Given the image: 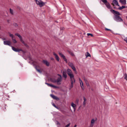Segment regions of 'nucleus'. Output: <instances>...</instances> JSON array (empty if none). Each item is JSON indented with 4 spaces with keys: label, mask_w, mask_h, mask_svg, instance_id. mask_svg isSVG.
<instances>
[{
    "label": "nucleus",
    "mask_w": 127,
    "mask_h": 127,
    "mask_svg": "<svg viewBox=\"0 0 127 127\" xmlns=\"http://www.w3.org/2000/svg\"><path fill=\"white\" fill-rule=\"evenodd\" d=\"M57 75L59 76L57 77L56 80L54 78H52L50 79V80L52 82L56 83L58 85H60L61 84V82L62 81V78L61 75L59 74H58Z\"/></svg>",
    "instance_id": "nucleus-1"
},
{
    "label": "nucleus",
    "mask_w": 127,
    "mask_h": 127,
    "mask_svg": "<svg viewBox=\"0 0 127 127\" xmlns=\"http://www.w3.org/2000/svg\"><path fill=\"white\" fill-rule=\"evenodd\" d=\"M67 71V74L70 77V80L73 79L74 82H75V80L74 78V75L72 70L69 69H68Z\"/></svg>",
    "instance_id": "nucleus-2"
},
{
    "label": "nucleus",
    "mask_w": 127,
    "mask_h": 127,
    "mask_svg": "<svg viewBox=\"0 0 127 127\" xmlns=\"http://www.w3.org/2000/svg\"><path fill=\"white\" fill-rule=\"evenodd\" d=\"M114 19L117 22H119L123 21V19L120 17L116 15H115Z\"/></svg>",
    "instance_id": "nucleus-3"
},
{
    "label": "nucleus",
    "mask_w": 127,
    "mask_h": 127,
    "mask_svg": "<svg viewBox=\"0 0 127 127\" xmlns=\"http://www.w3.org/2000/svg\"><path fill=\"white\" fill-rule=\"evenodd\" d=\"M36 4L39 5L40 7H42L44 5L45 3L44 2H43L42 1L40 0H35Z\"/></svg>",
    "instance_id": "nucleus-4"
},
{
    "label": "nucleus",
    "mask_w": 127,
    "mask_h": 127,
    "mask_svg": "<svg viewBox=\"0 0 127 127\" xmlns=\"http://www.w3.org/2000/svg\"><path fill=\"white\" fill-rule=\"evenodd\" d=\"M68 65L74 71L75 73H77V72L76 70V69L75 68L74 65L72 63L69 62L68 63Z\"/></svg>",
    "instance_id": "nucleus-5"
},
{
    "label": "nucleus",
    "mask_w": 127,
    "mask_h": 127,
    "mask_svg": "<svg viewBox=\"0 0 127 127\" xmlns=\"http://www.w3.org/2000/svg\"><path fill=\"white\" fill-rule=\"evenodd\" d=\"M15 35L18 36V37L19 38L21 41L25 45V46H26V44L25 43L24 41L22 39V38L20 34L18 33H16L15 34Z\"/></svg>",
    "instance_id": "nucleus-6"
},
{
    "label": "nucleus",
    "mask_w": 127,
    "mask_h": 127,
    "mask_svg": "<svg viewBox=\"0 0 127 127\" xmlns=\"http://www.w3.org/2000/svg\"><path fill=\"white\" fill-rule=\"evenodd\" d=\"M79 82L80 84V85L81 87V88L83 90H84L85 88L84 87L83 85V82H82V81L80 78H79Z\"/></svg>",
    "instance_id": "nucleus-7"
},
{
    "label": "nucleus",
    "mask_w": 127,
    "mask_h": 127,
    "mask_svg": "<svg viewBox=\"0 0 127 127\" xmlns=\"http://www.w3.org/2000/svg\"><path fill=\"white\" fill-rule=\"evenodd\" d=\"M96 120V119L95 120L94 118H93L91 120L90 125V127H93Z\"/></svg>",
    "instance_id": "nucleus-8"
},
{
    "label": "nucleus",
    "mask_w": 127,
    "mask_h": 127,
    "mask_svg": "<svg viewBox=\"0 0 127 127\" xmlns=\"http://www.w3.org/2000/svg\"><path fill=\"white\" fill-rule=\"evenodd\" d=\"M3 43L5 45H8L9 46L10 45L11 42L9 41H4Z\"/></svg>",
    "instance_id": "nucleus-9"
},
{
    "label": "nucleus",
    "mask_w": 127,
    "mask_h": 127,
    "mask_svg": "<svg viewBox=\"0 0 127 127\" xmlns=\"http://www.w3.org/2000/svg\"><path fill=\"white\" fill-rule=\"evenodd\" d=\"M12 49L14 51L16 52H18L20 51H21L22 50L19 49L18 48H15L13 47L12 46Z\"/></svg>",
    "instance_id": "nucleus-10"
},
{
    "label": "nucleus",
    "mask_w": 127,
    "mask_h": 127,
    "mask_svg": "<svg viewBox=\"0 0 127 127\" xmlns=\"http://www.w3.org/2000/svg\"><path fill=\"white\" fill-rule=\"evenodd\" d=\"M45 84L47 85L49 87H50L53 88H58V87L55 86L54 85H53L49 84L47 83H45Z\"/></svg>",
    "instance_id": "nucleus-11"
},
{
    "label": "nucleus",
    "mask_w": 127,
    "mask_h": 127,
    "mask_svg": "<svg viewBox=\"0 0 127 127\" xmlns=\"http://www.w3.org/2000/svg\"><path fill=\"white\" fill-rule=\"evenodd\" d=\"M53 54L54 56H55V58L56 60L58 62L59 61V57L57 54L54 52L53 53Z\"/></svg>",
    "instance_id": "nucleus-12"
},
{
    "label": "nucleus",
    "mask_w": 127,
    "mask_h": 127,
    "mask_svg": "<svg viewBox=\"0 0 127 127\" xmlns=\"http://www.w3.org/2000/svg\"><path fill=\"white\" fill-rule=\"evenodd\" d=\"M84 80L86 83V84L87 86L88 87H90V86L89 84V82L87 80L86 78H84Z\"/></svg>",
    "instance_id": "nucleus-13"
},
{
    "label": "nucleus",
    "mask_w": 127,
    "mask_h": 127,
    "mask_svg": "<svg viewBox=\"0 0 127 127\" xmlns=\"http://www.w3.org/2000/svg\"><path fill=\"white\" fill-rule=\"evenodd\" d=\"M43 63L45 64L47 66H49L50 65V64L49 62L46 60H44L43 61Z\"/></svg>",
    "instance_id": "nucleus-14"
},
{
    "label": "nucleus",
    "mask_w": 127,
    "mask_h": 127,
    "mask_svg": "<svg viewBox=\"0 0 127 127\" xmlns=\"http://www.w3.org/2000/svg\"><path fill=\"white\" fill-rule=\"evenodd\" d=\"M111 11L114 14H115L118 15H120V13L118 11H115L113 10H111Z\"/></svg>",
    "instance_id": "nucleus-15"
},
{
    "label": "nucleus",
    "mask_w": 127,
    "mask_h": 127,
    "mask_svg": "<svg viewBox=\"0 0 127 127\" xmlns=\"http://www.w3.org/2000/svg\"><path fill=\"white\" fill-rule=\"evenodd\" d=\"M71 106L73 107L74 110V111H75L76 110V105L74 103H72L71 104Z\"/></svg>",
    "instance_id": "nucleus-16"
},
{
    "label": "nucleus",
    "mask_w": 127,
    "mask_h": 127,
    "mask_svg": "<svg viewBox=\"0 0 127 127\" xmlns=\"http://www.w3.org/2000/svg\"><path fill=\"white\" fill-rule=\"evenodd\" d=\"M83 100L84 101L83 103V104L84 106V107L86 104L87 102V99L85 97H83Z\"/></svg>",
    "instance_id": "nucleus-17"
},
{
    "label": "nucleus",
    "mask_w": 127,
    "mask_h": 127,
    "mask_svg": "<svg viewBox=\"0 0 127 127\" xmlns=\"http://www.w3.org/2000/svg\"><path fill=\"white\" fill-rule=\"evenodd\" d=\"M113 4H115L116 5H117L118 6H119V5L118 4V1L115 0H113Z\"/></svg>",
    "instance_id": "nucleus-18"
},
{
    "label": "nucleus",
    "mask_w": 127,
    "mask_h": 127,
    "mask_svg": "<svg viewBox=\"0 0 127 127\" xmlns=\"http://www.w3.org/2000/svg\"><path fill=\"white\" fill-rule=\"evenodd\" d=\"M50 96L52 98L54 99L57 100L59 99V98L57 97L54 95L51 94L50 95Z\"/></svg>",
    "instance_id": "nucleus-19"
},
{
    "label": "nucleus",
    "mask_w": 127,
    "mask_h": 127,
    "mask_svg": "<svg viewBox=\"0 0 127 127\" xmlns=\"http://www.w3.org/2000/svg\"><path fill=\"white\" fill-rule=\"evenodd\" d=\"M63 75L64 77L66 78L67 77V75L65 71H63Z\"/></svg>",
    "instance_id": "nucleus-20"
},
{
    "label": "nucleus",
    "mask_w": 127,
    "mask_h": 127,
    "mask_svg": "<svg viewBox=\"0 0 127 127\" xmlns=\"http://www.w3.org/2000/svg\"><path fill=\"white\" fill-rule=\"evenodd\" d=\"M119 1L122 4H126V0H120Z\"/></svg>",
    "instance_id": "nucleus-21"
},
{
    "label": "nucleus",
    "mask_w": 127,
    "mask_h": 127,
    "mask_svg": "<svg viewBox=\"0 0 127 127\" xmlns=\"http://www.w3.org/2000/svg\"><path fill=\"white\" fill-rule=\"evenodd\" d=\"M9 35L11 37L12 39H14L15 38L14 36L12 34H11L9 32L8 33Z\"/></svg>",
    "instance_id": "nucleus-22"
},
{
    "label": "nucleus",
    "mask_w": 127,
    "mask_h": 127,
    "mask_svg": "<svg viewBox=\"0 0 127 127\" xmlns=\"http://www.w3.org/2000/svg\"><path fill=\"white\" fill-rule=\"evenodd\" d=\"M106 6L108 8H110L111 6H110V5L109 4V3L107 2L105 4Z\"/></svg>",
    "instance_id": "nucleus-23"
},
{
    "label": "nucleus",
    "mask_w": 127,
    "mask_h": 127,
    "mask_svg": "<svg viewBox=\"0 0 127 127\" xmlns=\"http://www.w3.org/2000/svg\"><path fill=\"white\" fill-rule=\"evenodd\" d=\"M71 85L70 86V88H72L73 86V83L74 82H74V80L73 79L71 80Z\"/></svg>",
    "instance_id": "nucleus-24"
},
{
    "label": "nucleus",
    "mask_w": 127,
    "mask_h": 127,
    "mask_svg": "<svg viewBox=\"0 0 127 127\" xmlns=\"http://www.w3.org/2000/svg\"><path fill=\"white\" fill-rule=\"evenodd\" d=\"M59 54L60 56L63 58H64L65 56L62 53L60 52H59Z\"/></svg>",
    "instance_id": "nucleus-25"
},
{
    "label": "nucleus",
    "mask_w": 127,
    "mask_h": 127,
    "mask_svg": "<svg viewBox=\"0 0 127 127\" xmlns=\"http://www.w3.org/2000/svg\"><path fill=\"white\" fill-rule=\"evenodd\" d=\"M86 58H87V57H91V56L90 54L88 52H87V54H86Z\"/></svg>",
    "instance_id": "nucleus-26"
},
{
    "label": "nucleus",
    "mask_w": 127,
    "mask_h": 127,
    "mask_svg": "<svg viewBox=\"0 0 127 127\" xmlns=\"http://www.w3.org/2000/svg\"><path fill=\"white\" fill-rule=\"evenodd\" d=\"M68 52L70 55H72V56H74V54L71 52L68 51Z\"/></svg>",
    "instance_id": "nucleus-27"
},
{
    "label": "nucleus",
    "mask_w": 127,
    "mask_h": 127,
    "mask_svg": "<svg viewBox=\"0 0 127 127\" xmlns=\"http://www.w3.org/2000/svg\"><path fill=\"white\" fill-rule=\"evenodd\" d=\"M124 79H125L127 80V75L125 73L124 74Z\"/></svg>",
    "instance_id": "nucleus-28"
},
{
    "label": "nucleus",
    "mask_w": 127,
    "mask_h": 127,
    "mask_svg": "<svg viewBox=\"0 0 127 127\" xmlns=\"http://www.w3.org/2000/svg\"><path fill=\"white\" fill-rule=\"evenodd\" d=\"M13 42L14 43H17V41L16 40L15 38L12 40Z\"/></svg>",
    "instance_id": "nucleus-29"
},
{
    "label": "nucleus",
    "mask_w": 127,
    "mask_h": 127,
    "mask_svg": "<svg viewBox=\"0 0 127 127\" xmlns=\"http://www.w3.org/2000/svg\"><path fill=\"white\" fill-rule=\"evenodd\" d=\"M10 12L11 14H13V11L11 9H10Z\"/></svg>",
    "instance_id": "nucleus-30"
},
{
    "label": "nucleus",
    "mask_w": 127,
    "mask_h": 127,
    "mask_svg": "<svg viewBox=\"0 0 127 127\" xmlns=\"http://www.w3.org/2000/svg\"><path fill=\"white\" fill-rule=\"evenodd\" d=\"M125 8V6H122V7H120L119 8V9L121 10L123 8Z\"/></svg>",
    "instance_id": "nucleus-31"
},
{
    "label": "nucleus",
    "mask_w": 127,
    "mask_h": 127,
    "mask_svg": "<svg viewBox=\"0 0 127 127\" xmlns=\"http://www.w3.org/2000/svg\"><path fill=\"white\" fill-rule=\"evenodd\" d=\"M102 1L105 4L107 2L106 0H102Z\"/></svg>",
    "instance_id": "nucleus-32"
},
{
    "label": "nucleus",
    "mask_w": 127,
    "mask_h": 127,
    "mask_svg": "<svg viewBox=\"0 0 127 127\" xmlns=\"http://www.w3.org/2000/svg\"><path fill=\"white\" fill-rule=\"evenodd\" d=\"M35 69H36V70L38 72H39L40 73H41V71L39 69H37L36 67H35Z\"/></svg>",
    "instance_id": "nucleus-33"
},
{
    "label": "nucleus",
    "mask_w": 127,
    "mask_h": 127,
    "mask_svg": "<svg viewBox=\"0 0 127 127\" xmlns=\"http://www.w3.org/2000/svg\"><path fill=\"white\" fill-rule=\"evenodd\" d=\"M87 35L88 36H89V35H91V36H93V35L92 34L90 33H87Z\"/></svg>",
    "instance_id": "nucleus-34"
},
{
    "label": "nucleus",
    "mask_w": 127,
    "mask_h": 127,
    "mask_svg": "<svg viewBox=\"0 0 127 127\" xmlns=\"http://www.w3.org/2000/svg\"><path fill=\"white\" fill-rule=\"evenodd\" d=\"M63 59H64V61L66 62V63H67V59H66V58H65V57L64 58H63Z\"/></svg>",
    "instance_id": "nucleus-35"
},
{
    "label": "nucleus",
    "mask_w": 127,
    "mask_h": 127,
    "mask_svg": "<svg viewBox=\"0 0 127 127\" xmlns=\"http://www.w3.org/2000/svg\"><path fill=\"white\" fill-rule=\"evenodd\" d=\"M124 40L127 43V37H125L124 39Z\"/></svg>",
    "instance_id": "nucleus-36"
},
{
    "label": "nucleus",
    "mask_w": 127,
    "mask_h": 127,
    "mask_svg": "<svg viewBox=\"0 0 127 127\" xmlns=\"http://www.w3.org/2000/svg\"><path fill=\"white\" fill-rule=\"evenodd\" d=\"M52 105H53V106H54V107H55L56 108H57V109H58V107H57V106H56L55 105V104H54V103H53L52 104Z\"/></svg>",
    "instance_id": "nucleus-37"
},
{
    "label": "nucleus",
    "mask_w": 127,
    "mask_h": 127,
    "mask_svg": "<svg viewBox=\"0 0 127 127\" xmlns=\"http://www.w3.org/2000/svg\"><path fill=\"white\" fill-rule=\"evenodd\" d=\"M70 123H69L68 125H67L65 127H68L70 126Z\"/></svg>",
    "instance_id": "nucleus-38"
},
{
    "label": "nucleus",
    "mask_w": 127,
    "mask_h": 127,
    "mask_svg": "<svg viewBox=\"0 0 127 127\" xmlns=\"http://www.w3.org/2000/svg\"><path fill=\"white\" fill-rule=\"evenodd\" d=\"M14 25L15 26H17V24H16V23L14 24Z\"/></svg>",
    "instance_id": "nucleus-39"
},
{
    "label": "nucleus",
    "mask_w": 127,
    "mask_h": 127,
    "mask_svg": "<svg viewBox=\"0 0 127 127\" xmlns=\"http://www.w3.org/2000/svg\"><path fill=\"white\" fill-rule=\"evenodd\" d=\"M105 30H107V31H110V29H108L107 28H106L105 29Z\"/></svg>",
    "instance_id": "nucleus-40"
},
{
    "label": "nucleus",
    "mask_w": 127,
    "mask_h": 127,
    "mask_svg": "<svg viewBox=\"0 0 127 127\" xmlns=\"http://www.w3.org/2000/svg\"><path fill=\"white\" fill-rule=\"evenodd\" d=\"M51 60H54V58H52V57H51Z\"/></svg>",
    "instance_id": "nucleus-41"
},
{
    "label": "nucleus",
    "mask_w": 127,
    "mask_h": 127,
    "mask_svg": "<svg viewBox=\"0 0 127 127\" xmlns=\"http://www.w3.org/2000/svg\"><path fill=\"white\" fill-rule=\"evenodd\" d=\"M57 122V124H60L58 122Z\"/></svg>",
    "instance_id": "nucleus-42"
},
{
    "label": "nucleus",
    "mask_w": 127,
    "mask_h": 127,
    "mask_svg": "<svg viewBox=\"0 0 127 127\" xmlns=\"http://www.w3.org/2000/svg\"><path fill=\"white\" fill-rule=\"evenodd\" d=\"M76 126H77V125H75V126H74V127H76Z\"/></svg>",
    "instance_id": "nucleus-43"
},
{
    "label": "nucleus",
    "mask_w": 127,
    "mask_h": 127,
    "mask_svg": "<svg viewBox=\"0 0 127 127\" xmlns=\"http://www.w3.org/2000/svg\"><path fill=\"white\" fill-rule=\"evenodd\" d=\"M7 21L8 22H9V20H7Z\"/></svg>",
    "instance_id": "nucleus-44"
},
{
    "label": "nucleus",
    "mask_w": 127,
    "mask_h": 127,
    "mask_svg": "<svg viewBox=\"0 0 127 127\" xmlns=\"http://www.w3.org/2000/svg\"><path fill=\"white\" fill-rule=\"evenodd\" d=\"M3 39V40H4L5 39V38H3V39Z\"/></svg>",
    "instance_id": "nucleus-45"
},
{
    "label": "nucleus",
    "mask_w": 127,
    "mask_h": 127,
    "mask_svg": "<svg viewBox=\"0 0 127 127\" xmlns=\"http://www.w3.org/2000/svg\"><path fill=\"white\" fill-rule=\"evenodd\" d=\"M125 127H127V126H125Z\"/></svg>",
    "instance_id": "nucleus-46"
}]
</instances>
